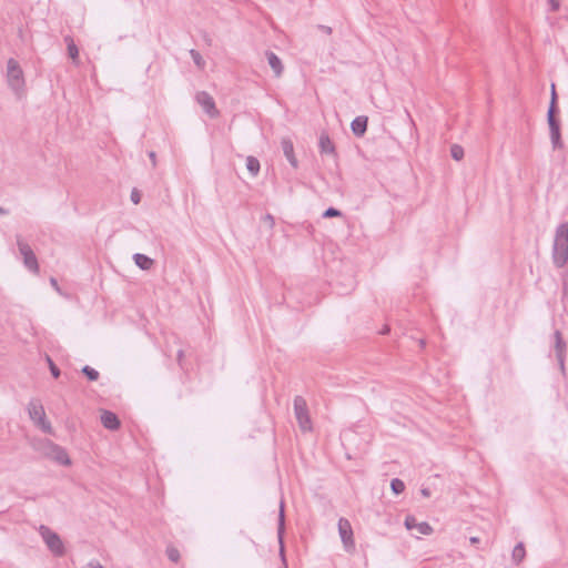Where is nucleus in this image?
I'll return each mask as SVG.
<instances>
[{
    "label": "nucleus",
    "instance_id": "obj_1",
    "mask_svg": "<svg viewBox=\"0 0 568 568\" xmlns=\"http://www.w3.org/2000/svg\"><path fill=\"white\" fill-rule=\"evenodd\" d=\"M552 261L557 267H562L568 261V222L557 226L554 244Z\"/></svg>",
    "mask_w": 568,
    "mask_h": 568
},
{
    "label": "nucleus",
    "instance_id": "obj_2",
    "mask_svg": "<svg viewBox=\"0 0 568 568\" xmlns=\"http://www.w3.org/2000/svg\"><path fill=\"white\" fill-rule=\"evenodd\" d=\"M28 414L30 419L39 427L44 434H52L53 428L50 422L47 420L44 407L39 399H31L28 404Z\"/></svg>",
    "mask_w": 568,
    "mask_h": 568
},
{
    "label": "nucleus",
    "instance_id": "obj_3",
    "mask_svg": "<svg viewBox=\"0 0 568 568\" xmlns=\"http://www.w3.org/2000/svg\"><path fill=\"white\" fill-rule=\"evenodd\" d=\"M7 81L16 93L20 92L24 87L23 71L19 62L13 58L7 61Z\"/></svg>",
    "mask_w": 568,
    "mask_h": 568
},
{
    "label": "nucleus",
    "instance_id": "obj_4",
    "mask_svg": "<svg viewBox=\"0 0 568 568\" xmlns=\"http://www.w3.org/2000/svg\"><path fill=\"white\" fill-rule=\"evenodd\" d=\"M39 534L41 535V537H42L43 541L45 542L47 547L49 548V550L54 556H59L60 557V556L64 555L63 542H62L60 536L57 532L51 530L45 525H40Z\"/></svg>",
    "mask_w": 568,
    "mask_h": 568
},
{
    "label": "nucleus",
    "instance_id": "obj_5",
    "mask_svg": "<svg viewBox=\"0 0 568 568\" xmlns=\"http://www.w3.org/2000/svg\"><path fill=\"white\" fill-rule=\"evenodd\" d=\"M294 414L302 432L312 430V420L308 413L306 400L302 396L294 398Z\"/></svg>",
    "mask_w": 568,
    "mask_h": 568
},
{
    "label": "nucleus",
    "instance_id": "obj_6",
    "mask_svg": "<svg viewBox=\"0 0 568 568\" xmlns=\"http://www.w3.org/2000/svg\"><path fill=\"white\" fill-rule=\"evenodd\" d=\"M17 245H18L20 254L23 257L24 266L30 272L38 273L39 272V263H38V258L34 254L33 250L31 248V246L28 243L23 242V240L20 235H17Z\"/></svg>",
    "mask_w": 568,
    "mask_h": 568
},
{
    "label": "nucleus",
    "instance_id": "obj_7",
    "mask_svg": "<svg viewBox=\"0 0 568 568\" xmlns=\"http://www.w3.org/2000/svg\"><path fill=\"white\" fill-rule=\"evenodd\" d=\"M195 100L207 115L211 118H216L219 115L215 101L210 93L206 91H200L196 93Z\"/></svg>",
    "mask_w": 568,
    "mask_h": 568
},
{
    "label": "nucleus",
    "instance_id": "obj_8",
    "mask_svg": "<svg viewBox=\"0 0 568 568\" xmlns=\"http://www.w3.org/2000/svg\"><path fill=\"white\" fill-rule=\"evenodd\" d=\"M338 532L341 540L345 547V549L348 551L355 547L354 539H353V530L349 521L345 518H339L338 520Z\"/></svg>",
    "mask_w": 568,
    "mask_h": 568
},
{
    "label": "nucleus",
    "instance_id": "obj_9",
    "mask_svg": "<svg viewBox=\"0 0 568 568\" xmlns=\"http://www.w3.org/2000/svg\"><path fill=\"white\" fill-rule=\"evenodd\" d=\"M554 339H555V354L557 362L559 364V368L561 373H565V356H566V349L567 344L560 333V331L556 329L554 333Z\"/></svg>",
    "mask_w": 568,
    "mask_h": 568
},
{
    "label": "nucleus",
    "instance_id": "obj_10",
    "mask_svg": "<svg viewBox=\"0 0 568 568\" xmlns=\"http://www.w3.org/2000/svg\"><path fill=\"white\" fill-rule=\"evenodd\" d=\"M318 149L322 155H332L337 158V152L334 142L331 140L328 133L323 131L318 138Z\"/></svg>",
    "mask_w": 568,
    "mask_h": 568
},
{
    "label": "nucleus",
    "instance_id": "obj_11",
    "mask_svg": "<svg viewBox=\"0 0 568 568\" xmlns=\"http://www.w3.org/2000/svg\"><path fill=\"white\" fill-rule=\"evenodd\" d=\"M404 525L408 530L416 529L420 535H430L433 532V528L428 523H418L413 515L406 516Z\"/></svg>",
    "mask_w": 568,
    "mask_h": 568
},
{
    "label": "nucleus",
    "instance_id": "obj_12",
    "mask_svg": "<svg viewBox=\"0 0 568 568\" xmlns=\"http://www.w3.org/2000/svg\"><path fill=\"white\" fill-rule=\"evenodd\" d=\"M50 455L60 465H63V466L71 465V459H70L67 450L63 447H61L54 443H50Z\"/></svg>",
    "mask_w": 568,
    "mask_h": 568
},
{
    "label": "nucleus",
    "instance_id": "obj_13",
    "mask_svg": "<svg viewBox=\"0 0 568 568\" xmlns=\"http://www.w3.org/2000/svg\"><path fill=\"white\" fill-rule=\"evenodd\" d=\"M101 424L109 430H118L121 427V422L118 415L111 410H102Z\"/></svg>",
    "mask_w": 568,
    "mask_h": 568
},
{
    "label": "nucleus",
    "instance_id": "obj_14",
    "mask_svg": "<svg viewBox=\"0 0 568 568\" xmlns=\"http://www.w3.org/2000/svg\"><path fill=\"white\" fill-rule=\"evenodd\" d=\"M368 118L365 115L356 116L351 123V130L357 138L363 136L367 131Z\"/></svg>",
    "mask_w": 568,
    "mask_h": 568
},
{
    "label": "nucleus",
    "instance_id": "obj_15",
    "mask_svg": "<svg viewBox=\"0 0 568 568\" xmlns=\"http://www.w3.org/2000/svg\"><path fill=\"white\" fill-rule=\"evenodd\" d=\"M281 146H282V150H283V153H284L286 160L290 162V164L293 168L296 169L298 165V162H297V159L295 158L294 145H293V142L291 141V139H288V138L282 139Z\"/></svg>",
    "mask_w": 568,
    "mask_h": 568
},
{
    "label": "nucleus",
    "instance_id": "obj_16",
    "mask_svg": "<svg viewBox=\"0 0 568 568\" xmlns=\"http://www.w3.org/2000/svg\"><path fill=\"white\" fill-rule=\"evenodd\" d=\"M266 59L272 68L274 74L276 77H280L283 73V64L281 59L273 52V51H266Z\"/></svg>",
    "mask_w": 568,
    "mask_h": 568
},
{
    "label": "nucleus",
    "instance_id": "obj_17",
    "mask_svg": "<svg viewBox=\"0 0 568 568\" xmlns=\"http://www.w3.org/2000/svg\"><path fill=\"white\" fill-rule=\"evenodd\" d=\"M285 532V514H284V501L280 504L278 524H277V538L281 545V552H283V538Z\"/></svg>",
    "mask_w": 568,
    "mask_h": 568
},
{
    "label": "nucleus",
    "instance_id": "obj_18",
    "mask_svg": "<svg viewBox=\"0 0 568 568\" xmlns=\"http://www.w3.org/2000/svg\"><path fill=\"white\" fill-rule=\"evenodd\" d=\"M133 260L135 265L143 271L150 270L153 265V260L145 254L135 253Z\"/></svg>",
    "mask_w": 568,
    "mask_h": 568
},
{
    "label": "nucleus",
    "instance_id": "obj_19",
    "mask_svg": "<svg viewBox=\"0 0 568 568\" xmlns=\"http://www.w3.org/2000/svg\"><path fill=\"white\" fill-rule=\"evenodd\" d=\"M559 111L548 110L547 111V122L550 131H559L560 130V120L558 119Z\"/></svg>",
    "mask_w": 568,
    "mask_h": 568
},
{
    "label": "nucleus",
    "instance_id": "obj_20",
    "mask_svg": "<svg viewBox=\"0 0 568 568\" xmlns=\"http://www.w3.org/2000/svg\"><path fill=\"white\" fill-rule=\"evenodd\" d=\"M526 557V549L524 542H518L511 554V559L516 565H519Z\"/></svg>",
    "mask_w": 568,
    "mask_h": 568
},
{
    "label": "nucleus",
    "instance_id": "obj_21",
    "mask_svg": "<svg viewBox=\"0 0 568 568\" xmlns=\"http://www.w3.org/2000/svg\"><path fill=\"white\" fill-rule=\"evenodd\" d=\"M246 169L251 173L252 176H256L260 172L261 165L260 161L255 156L246 158Z\"/></svg>",
    "mask_w": 568,
    "mask_h": 568
},
{
    "label": "nucleus",
    "instance_id": "obj_22",
    "mask_svg": "<svg viewBox=\"0 0 568 568\" xmlns=\"http://www.w3.org/2000/svg\"><path fill=\"white\" fill-rule=\"evenodd\" d=\"M67 43L68 54L71 59L75 60L79 57V49L70 36L64 37Z\"/></svg>",
    "mask_w": 568,
    "mask_h": 568
},
{
    "label": "nucleus",
    "instance_id": "obj_23",
    "mask_svg": "<svg viewBox=\"0 0 568 568\" xmlns=\"http://www.w3.org/2000/svg\"><path fill=\"white\" fill-rule=\"evenodd\" d=\"M550 141H551V145H552L554 150L562 149L564 148V143H562V140H561V130H559V131H550Z\"/></svg>",
    "mask_w": 568,
    "mask_h": 568
},
{
    "label": "nucleus",
    "instance_id": "obj_24",
    "mask_svg": "<svg viewBox=\"0 0 568 568\" xmlns=\"http://www.w3.org/2000/svg\"><path fill=\"white\" fill-rule=\"evenodd\" d=\"M548 110L559 111L558 94L556 91L555 83H551V85H550V102H549Z\"/></svg>",
    "mask_w": 568,
    "mask_h": 568
},
{
    "label": "nucleus",
    "instance_id": "obj_25",
    "mask_svg": "<svg viewBox=\"0 0 568 568\" xmlns=\"http://www.w3.org/2000/svg\"><path fill=\"white\" fill-rule=\"evenodd\" d=\"M81 373L90 381V382H94V381H98L100 374L97 369H94L93 367L89 366V365H85L82 367L81 369Z\"/></svg>",
    "mask_w": 568,
    "mask_h": 568
},
{
    "label": "nucleus",
    "instance_id": "obj_26",
    "mask_svg": "<svg viewBox=\"0 0 568 568\" xmlns=\"http://www.w3.org/2000/svg\"><path fill=\"white\" fill-rule=\"evenodd\" d=\"M390 489L395 495H399L405 490V484L399 478H393L390 480Z\"/></svg>",
    "mask_w": 568,
    "mask_h": 568
},
{
    "label": "nucleus",
    "instance_id": "obj_27",
    "mask_svg": "<svg viewBox=\"0 0 568 568\" xmlns=\"http://www.w3.org/2000/svg\"><path fill=\"white\" fill-rule=\"evenodd\" d=\"M450 155L454 160L460 161L464 158V149L458 144H453L450 148Z\"/></svg>",
    "mask_w": 568,
    "mask_h": 568
},
{
    "label": "nucleus",
    "instance_id": "obj_28",
    "mask_svg": "<svg viewBox=\"0 0 568 568\" xmlns=\"http://www.w3.org/2000/svg\"><path fill=\"white\" fill-rule=\"evenodd\" d=\"M166 556L172 562H178L180 560V551L173 546H169L166 548Z\"/></svg>",
    "mask_w": 568,
    "mask_h": 568
},
{
    "label": "nucleus",
    "instance_id": "obj_29",
    "mask_svg": "<svg viewBox=\"0 0 568 568\" xmlns=\"http://www.w3.org/2000/svg\"><path fill=\"white\" fill-rule=\"evenodd\" d=\"M191 58L193 62L201 69L204 68L205 61L203 60L201 53L194 49L190 51Z\"/></svg>",
    "mask_w": 568,
    "mask_h": 568
},
{
    "label": "nucleus",
    "instance_id": "obj_30",
    "mask_svg": "<svg viewBox=\"0 0 568 568\" xmlns=\"http://www.w3.org/2000/svg\"><path fill=\"white\" fill-rule=\"evenodd\" d=\"M322 216L324 219L337 217V216H342V212L339 210L331 206L323 212Z\"/></svg>",
    "mask_w": 568,
    "mask_h": 568
},
{
    "label": "nucleus",
    "instance_id": "obj_31",
    "mask_svg": "<svg viewBox=\"0 0 568 568\" xmlns=\"http://www.w3.org/2000/svg\"><path fill=\"white\" fill-rule=\"evenodd\" d=\"M47 361H48V364H49V368H50L51 375L54 378H58L60 376V374H61L59 367L54 364V362L49 356H47Z\"/></svg>",
    "mask_w": 568,
    "mask_h": 568
},
{
    "label": "nucleus",
    "instance_id": "obj_32",
    "mask_svg": "<svg viewBox=\"0 0 568 568\" xmlns=\"http://www.w3.org/2000/svg\"><path fill=\"white\" fill-rule=\"evenodd\" d=\"M549 10L551 12H557L560 9V1L559 0H548Z\"/></svg>",
    "mask_w": 568,
    "mask_h": 568
},
{
    "label": "nucleus",
    "instance_id": "obj_33",
    "mask_svg": "<svg viewBox=\"0 0 568 568\" xmlns=\"http://www.w3.org/2000/svg\"><path fill=\"white\" fill-rule=\"evenodd\" d=\"M50 284H51V286L55 290V292H57V293H59V294H60V295H62V296H67V295L62 292L61 287L59 286L58 281H57V278H55V277H51V278H50Z\"/></svg>",
    "mask_w": 568,
    "mask_h": 568
},
{
    "label": "nucleus",
    "instance_id": "obj_34",
    "mask_svg": "<svg viewBox=\"0 0 568 568\" xmlns=\"http://www.w3.org/2000/svg\"><path fill=\"white\" fill-rule=\"evenodd\" d=\"M131 201L134 204H139L141 202V194L136 189H133L131 192Z\"/></svg>",
    "mask_w": 568,
    "mask_h": 568
},
{
    "label": "nucleus",
    "instance_id": "obj_35",
    "mask_svg": "<svg viewBox=\"0 0 568 568\" xmlns=\"http://www.w3.org/2000/svg\"><path fill=\"white\" fill-rule=\"evenodd\" d=\"M263 221L272 229L275 224L274 216L270 213L263 216Z\"/></svg>",
    "mask_w": 568,
    "mask_h": 568
},
{
    "label": "nucleus",
    "instance_id": "obj_36",
    "mask_svg": "<svg viewBox=\"0 0 568 568\" xmlns=\"http://www.w3.org/2000/svg\"><path fill=\"white\" fill-rule=\"evenodd\" d=\"M148 155H149V158H150V160L152 162V165L154 168L156 165V153L154 151H150L148 153Z\"/></svg>",
    "mask_w": 568,
    "mask_h": 568
},
{
    "label": "nucleus",
    "instance_id": "obj_37",
    "mask_svg": "<svg viewBox=\"0 0 568 568\" xmlns=\"http://www.w3.org/2000/svg\"><path fill=\"white\" fill-rule=\"evenodd\" d=\"M87 568H104L99 561H90Z\"/></svg>",
    "mask_w": 568,
    "mask_h": 568
},
{
    "label": "nucleus",
    "instance_id": "obj_38",
    "mask_svg": "<svg viewBox=\"0 0 568 568\" xmlns=\"http://www.w3.org/2000/svg\"><path fill=\"white\" fill-rule=\"evenodd\" d=\"M318 29H321L322 31H324L326 34H331V33H332V28H331V27H328V26L320 24V26H318Z\"/></svg>",
    "mask_w": 568,
    "mask_h": 568
},
{
    "label": "nucleus",
    "instance_id": "obj_39",
    "mask_svg": "<svg viewBox=\"0 0 568 568\" xmlns=\"http://www.w3.org/2000/svg\"><path fill=\"white\" fill-rule=\"evenodd\" d=\"M183 356H184V352L182 349H179L178 352V362H179V365L182 367V359H183Z\"/></svg>",
    "mask_w": 568,
    "mask_h": 568
},
{
    "label": "nucleus",
    "instance_id": "obj_40",
    "mask_svg": "<svg viewBox=\"0 0 568 568\" xmlns=\"http://www.w3.org/2000/svg\"><path fill=\"white\" fill-rule=\"evenodd\" d=\"M420 493L424 497H429L430 496V489L425 487V488H422L420 489Z\"/></svg>",
    "mask_w": 568,
    "mask_h": 568
},
{
    "label": "nucleus",
    "instance_id": "obj_41",
    "mask_svg": "<svg viewBox=\"0 0 568 568\" xmlns=\"http://www.w3.org/2000/svg\"><path fill=\"white\" fill-rule=\"evenodd\" d=\"M8 214H9V210L3 206H0V215H8Z\"/></svg>",
    "mask_w": 568,
    "mask_h": 568
},
{
    "label": "nucleus",
    "instance_id": "obj_42",
    "mask_svg": "<svg viewBox=\"0 0 568 568\" xmlns=\"http://www.w3.org/2000/svg\"><path fill=\"white\" fill-rule=\"evenodd\" d=\"M470 542L471 544H478L479 542V538L478 537H471L470 538Z\"/></svg>",
    "mask_w": 568,
    "mask_h": 568
},
{
    "label": "nucleus",
    "instance_id": "obj_43",
    "mask_svg": "<svg viewBox=\"0 0 568 568\" xmlns=\"http://www.w3.org/2000/svg\"><path fill=\"white\" fill-rule=\"evenodd\" d=\"M389 332V327L388 326H385L382 331H381V334H387Z\"/></svg>",
    "mask_w": 568,
    "mask_h": 568
},
{
    "label": "nucleus",
    "instance_id": "obj_44",
    "mask_svg": "<svg viewBox=\"0 0 568 568\" xmlns=\"http://www.w3.org/2000/svg\"><path fill=\"white\" fill-rule=\"evenodd\" d=\"M419 345H422V347H424V346H425V341H424V339H422V341L419 342Z\"/></svg>",
    "mask_w": 568,
    "mask_h": 568
}]
</instances>
